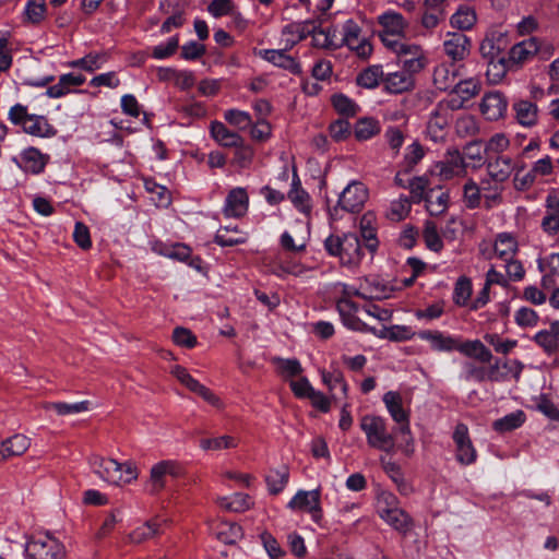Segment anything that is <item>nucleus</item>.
<instances>
[{"mask_svg":"<svg viewBox=\"0 0 559 559\" xmlns=\"http://www.w3.org/2000/svg\"><path fill=\"white\" fill-rule=\"evenodd\" d=\"M330 255L338 257L343 265L356 266L360 263L364 252L360 239L356 234H344L343 237L331 235L324 241Z\"/></svg>","mask_w":559,"mask_h":559,"instance_id":"f257e3e1","label":"nucleus"},{"mask_svg":"<svg viewBox=\"0 0 559 559\" xmlns=\"http://www.w3.org/2000/svg\"><path fill=\"white\" fill-rule=\"evenodd\" d=\"M360 427L366 433L367 442L371 448L389 453L394 450V437L388 431L385 420L382 417L364 416Z\"/></svg>","mask_w":559,"mask_h":559,"instance_id":"f03ea898","label":"nucleus"},{"mask_svg":"<svg viewBox=\"0 0 559 559\" xmlns=\"http://www.w3.org/2000/svg\"><path fill=\"white\" fill-rule=\"evenodd\" d=\"M170 373L189 391L202 397L213 407L217 409L224 408L225 405L221 397L216 395L207 386H205L204 384L200 383L197 379H194L185 367L176 365L171 368Z\"/></svg>","mask_w":559,"mask_h":559,"instance_id":"7ed1b4c3","label":"nucleus"},{"mask_svg":"<svg viewBox=\"0 0 559 559\" xmlns=\"http://www.w3.org/2000/svg\"><path fill=\"white\" fill-rule=\"evenodd\" d=\"M395 500L392 495L384 496L385 507H382V501H379L378 513L389 525L402 534H406L413 528V520L402 509L390 507Z\"/></svg>","mask_w":559,"mask_h":559,"instance_id":"20e7f679","label":"nucleus"},{"mask_svg":"<svg viewBox=\"0 0 559 559\" xmlns=\"http://www.w3.org/2000/svg\"><path fill=\"white\" fill-rule=\"evenodd\" d=\"M397 63L402 66V70L416 75L427 64L425 52L419 45L407 44L399 47L396 52Z\"/></svg>","mask_w":559,"mask_h":559,"instance_id":"39448f33","label":"nucleus"},{"mask_svg":"<svg viewBox=\"0 0 559 559\" xmlns=\"http://www.w3.org/2000/svg\"><path fill=\"white\" fill-rule=\"evenodd\" d=\"M25 552L31 559H62L64 548L56 538L47 535L44 539L28 542Z\"/></svg>","mask_w":559,"mask_h":559,"instance_id":"423d86ee","label":"nucleus"},{"mask_svg":"<svg viewBox=\"0 0 559 559\" xmlns=\"http://www.w3.org/2000/svg\"><path fill=\"white\" fill-rule=\"evenodd\" d=\"M182 475V467L177 461L165 460L152 466L150 481L152 493H157L166 486V477L178 478Z\"/></svg>","mask_w":559,"mask_h":559,"instance_id":"0eeeda50","label":"nucleus"},{"mask_svg":"<svg viewBox=\"0 0 559 559\" xmlns=\"http://www.w3.org/2000/svg\"><path fill=\"white\" fill-rule=\"evenodd\" d=\"M368 198L367 189L360 182L349 183L340 195L334 212L340 206L342 210L350 213L359 212Z\"/></svg>","mask_w":559,"mask_h":559,"instance_id":"6e6552de","label":"nucleus"},{"mask_svg":"<svg viewBox=\"0 0 559 559\" xmlns=\"http://www.w3.org/2000/svg\"><path fill=\"white\" fill-rule=\"evenodd\" d=\"M320 490L304 491L299 490L288 502L292 510L307 511L311 514L313 521L320 522L322 509L320 507Z\"/></svg>","mask_w":559,"mask_h":559,"instance_id":"1a4fd4ad","label":"nucleus"},{"mask_svg":"<svg viewBox=\"0 0 559 559\" xmlns=\"http://www.w3.org/2000/svg\"><path fill=\"white\" fill-rule=\"evenodd\" d=\"M509 38L506 33L493 31L486 35L480 43L479 51L485 60H493L506 56L509 46Z\"/></svg>","mask_w":559,"mask_h":559,"instance_id":"9d476101","label":"nucleus"},{"mask_svg":"<svg viewBox=\"0 0 559 559\" xmlns=\"http://www.w3.org/2000/svg\"><path fill=\"white\" fill-rule=\"evenodd\" d=\"M453 439L456 444V459L460 463L468 465L475 462L476 451L468 437V429L464 424L455 427Z\"/></svg>","mask_w":559,"mask_h":559,"instance_id":"9b49d317","label":"nucleus"},{"mask_svg":"<svg viewBox=\"0 0 559 559\" xmlns=\"http://www.w3.org/2000/svg\"><path fill=\"white\" fill-rule=\"evenodd\" d=\"M443 48L449 58L453 61H461L469 55L471 39L461 32L448 33Z\"/></svg>","mask_w":559,"mask_h":559,"instance_id":"f8f14e48","label":"nucleus"},{"mask_svg":"<svg viewBox=\"0 0 559 559\" xmlns=\"http://www.w3.org/2000/svg\"><path fill=\"white\" fill-rule=\"evenodd\" d=\"M415 75L404 70L386 72L383 88L391 94L412 92L415 88Z\"/></svg>","mask_w":559,"mask_h":559,"instance_id":"ddd939ff","label":"nucleus"},{"mask_svg":"<svg viewBox=\"0 0 559 559\" xmlns=\"http://www.w3.org/2000/svg\"><path fill=\"white\" fill-rule=\"evenodd\" d=\"M383 402L392 418L400 425L397 431L401 435H409L408 415L402 406V397L397 392H386Z\"/></svg>","mask_w":559,"mask_h":559,"instance_id":"4468645a","label":"nucleus"},{"mask_svg":"<svg viewBox=\"0 0 559 559\" xmlns=\"http://www.w3.org/2000/svg\"><path fill=\"white\" fill-rule=\"evenodd\" d=\"M539 49V39L531 37L513 45L507 58L510 59L511 64H522L537 55Z\"/></svg>","mask_w":559,"mask_h":559,"instance_id":"2eb2a0df","label":"nucleus"},{"mask_svg":"<svg viewBox=\"0 0 559 559\" xmlns=\"http://www.w3.org/2000/svg\"><path fill=\"white\" fill-rule=\"evenodd\" d=\"M249 205V198L243 188H235L229 191L225 207H224V214L227 217H242L247 211Z\"/></svg>","mask_w":559,"mask_h":559,"instance_id":"dca6fc26","label":"nucleus"},{"mask_svg":"<svg viewBox=\"0 0 559 559\" xmlns=\"http://www.w3.org/2000/svg\"><path fill=\"white\" fill-rule=\"evenodd\" d=\"M507 100L499 92L488 93L484 96L480 109L488 120H498L507 110Z\"/></svg>","mask_w":559,"mask_h":559,"instance_id":"f3484780","label":"nucleus"},{"mask_svg":"<svg viewBox=\"0 0 559 559\" xmlns=\"http://www.w3.org/2000/svg\"><path fill=\"white\" fill-rule=\"evenodd\" d=\"M421 340L428 341L431 348L438 352L457 350L460 338L444 335L440 331L425 330L417 334Z\"/></svg>","mask_w":559,"mask_h":559,"instance_id":"a211bd4d","label":"nucleus"},{"mask_svg":"<svg viewBox=\"0 0 559 559\" xmlns=\"http://www.w3.org/2000/svg\"><path fill=\"white\" fill-rule=\"evenodd\" d=\"M376 217L372 213L368 212L360 218V237L362 238L366 249L373 255L379 247L377 238V229L373 226Z\"/></svg>","mask_w":559,"mask_h":559,"instance_id":"6ab92c4d","label":"nucleus"},{"mask_svg":"<svg viewBox=\"0 0 559 559\" xmlns=\"http://www.w3.org/2000/svg\"><path fill=\"white\" fill-rule=\"evenodd\" d=\"M262 57L269 62H272L273 64L285 70H288L294 74L301 73V67L299 62H297L295 58H293L292 56L287 55L286 50L284 49H266L262 52Z\"/></svg>","mask_w":559,"mask_h":559,"instance_id":"aec40b11","label":"nucleus"},{"mask_svg":"<svg viewBox=\"0 0 559 559\" xmlns=\"http://www.w3.org/2000/svg\"><path fill=\"white\" fill-rule=\"evenodd\" d=\"M514 169L512 158L507 156H497L495 160L487 163V171L490 178L496 182H504L509 179Z\"/></svg>","mask_w":559,"mask_h":559,"instance_id":"412c9836","label":"nucleus"},{"mask_svg":"<svg viewBox=\"0 0 559 559\" xmlns=\"http://www.w3.org/2000/svg\"><path fill=\"white\" fill-rule=\"evenodd\" d=\"M457 352L483 364L490 362L492 358L491 352L479 340L464 342L460 340Z\"/></svg>","mask_w":559,"mask_h":559,"instance_id":"4be33fe9","label":"nucleus"},{"mask_svg":"<svg viewBox=\"0 0 559 559\" xmlns=\"http://www.w3.org/2000/svg\"><path fill=\"white\" fill-rule=\"evenodd\" d=\"M378 22L383 33L404 37L407 23L402 14L396 12H385L378 17Z\"/></svg>","mask_w":559,"mask_h":559,"instance_id":"5701e85b","label":"nucleus"},{"mask_svg":"<svg viewBox=\"0 0 559 559\" xmlns=\"http://www.w3.org/2000/svg\"><path fill=\"white\" fill-rule=\"evenodd\" d=\"M534 341L547 353L554 354L559 349V321L550 323L548 330L539 331Z\"/></svg>","mask_w":559,"mask_h":559,"instance_id":"b1692460","label":"nucleus"},{"mask_svg":"<svg viewBox=\"0 0 559 559\" xmlns=\"http://www.w3.org/2000/svg\"><path fill=\"white\" fill-rule=\"evenodd\" d=\"M518 122L524 127H533L537 123L538 108L530 100H518L513 105Z\"/></svg>","mask_w":559,"mask_h":559,"instance_id":"393cba45","label":"nucleus"},{"mask_svg":"<svg viewBox=\"0 0 559 559\" xmlns=\"http://www.w3.org/2000/svg\"><path fill=\"white\" fill-rule=\"evenodd\" d=\"M211 133L215 141H217L223 146L237 147L242 144V138L236 132L228 130L223 122H212Z\"/></svg>","mask_w":559,"mask_h":559,"instance_id":"a878e982","label":"nucleus"},{"mask_svg":"<svg viewBox=\"0 0 559 559\" xmlns=\"http://www.w3.org/2000/svg\"><path fill=\"white\" fill-rule=\"evenodd\" d=\"M457 72L453 66L441 63L435 68L433 84L440 91H448L455 85Z\"/></svg>","mask_w":559,"mask_h":559,"instance_id":"bb28decb","label":"nucleus"},{"mask_svg":"<svg viewBox=\"0 0 559 559\" xmlns=\"http://www.w3.org/2000/svg\"><path fill=\"white\" fill-rule=\"evenodd\" d=\"M85 82V76L82 74H63L60 76L59 82L47 90L50 97H61L71 91V86H80Z\"/></svg>","mask_w":559,"mask_h":559,"instance_id":"cd10ccee","label":"nucleus"},{"mask_svg":"<svg viewBox=\"0 0 559 559\" xmlns=\"http://www.w3.org/2000/svg\"><path fill=\"white\" fill-rule=\"evenodd\" d=\"M385 72L382 66L374 64L362 70L356 78V83L365 88H376L380 83L383 84Z\"/></svg>","mask_w":559,"mask_h":559,"instance_id":"c85d7f7f","label":"nucleus"},{"mask_svg":"<svg viewBox=\"0 0 559 559\" xmlns=\"http://www.w3.org/2000/svg\"><path fill=\"white\" fill-rule=\"evenodd\" d=\"M23 129L26 133L35 136H51L56 134V130L43 116L29 115L27 120L24 121Z\"/></svg>","mask_w":559,"mask_h":559,"instance_id":"c756f323","label":"nucleus"},{"mask_svg":"<svg viewBox=\"0 0 559 559\" xmlns=\"http://www.w3.org/2000/svg\"><path fill=\"white\" fill-rule=\"evenodd\" d=\"M518 250V242L510 234L503 233L497 236L493 252L501 260H510Z\"/></svg>","mask_w":559,"mask_h":559,"instance_id":"7c9ffc66","label":"nucleus"},{"mask_svg":"<svg viewBox=\"0 0 559 559\" xmlns=\"http://www.w3.org/2000/svg\"><path fill=\"white\" fill-rule=\"evenodd\" d=\"M477 21L475 10L469 5H461L451 16V25L460 31L471 29Z\"/></svg>","mask_w":559,"mask_h":559,"instance_id":"2f4dec72","label":"nucleus"},{"mask_svg":"<svg viewBox=\"0 0 559 559\" xmlns=\"http://www.w3.org/2000/svg\"><path fill=\"white\" fill-rule=\"evenodd\" d=\"M440 173L445 178H450L454 174H457V170H463L465 168L464 156L460 153L459 150H449L444 160L440 163Z\"/></svg>","mask_w":559,"mask_h":559,"instance_id":"473e14b6","label":"nucleus"},{"mask_svg":"<svg viewBox=\"0 0 559 559\" xmlns=\"http://www.w3.org/2000/svg\"><path fill=\"white\" fill-rule=\"evenodd\" d=\"M526 420V415L523 411L519 409L514 413L508 414L492 423V429L499 433L512 431L521 427Z\"/></svg>","mask_w":559,"mask_h":559,"instance_id":"72a5a7b5","label":"nucleus"},{"mask_svg":"<svg viewBox=\"0 0 559 559\" xmlns=\"http://www.w3.org/2000/svg\"><path fill=\"white\" fill-rule=\"evenodd\" d=\"M288 199L301 212H310L309 194L301 188L296 169H294L292 190L288 192Z\"/></svg>","mask_w":559,"mask_h":559,"instance_id":"f704fd0d","label":"nucleus"},{"mask_svg":"<svg viewBox=\"0 0 559 559\" xmlns=\"http://www.w3.org/2000/svg\"><path fill=\"white\" fill-rule=\"evenodd\" d=\"M380 132V123L377 119L365 117L357 120L354 128L355 138L358 141H366Z\"/></svg>","mask_w":559,"mask_h":559,"instance_id":"c9c22d12","label":"nucleus"},{"mask_svg":"<svg viewBox=\"0 0 559 559\" xmlns=\"http://www.w3.org/2000/svg\"><path fill=\"white\" fill-rule=\"evenodd\" d=\"M316 23L310 21L306 22L302 26V32L312 34L313 45L316 47L335 49L340 46L338 44L334 43L329 31H316Z\"/></svg>","mask_w":559,"mask_h":559,"instance_id":"e433bc0d","label":"nucleus"},{"mask_svg":"<svg viewBox=\"0 0 559 559\" xmlns=\"http://www.w3.org/2000/svg\"><path fill=\"white\" fill-rule=\"evenodd\" d=\"M488 63L486 75L490 83L497 84L506 76L510 69V59L507 57L486 60Z\"/></svg>","mask_w":559,"mask_h":559,"instance_id":"4c0bfd02","label":"nucleus"},{"mask_svg":"<svg viewBox=\"0 0 559 559\" xmlns=\"http://www.w3.org/2000/svg\"><path fill=\"white\" fill-rule=\"evenodd\" d=\"M289 472L287 466H282L280 469H272L265 477L267 488L271 495L280 493L288 483Z\"/></svg>","mask_w":559,"mask_h":559,"instance_id":"58836bf2","label":"nucleus"},{"mask_svg":"<svg viewBox=\"0 0 559 559\" xmlns=\"http://www.w3.org/2000/svg\"><path fill=\"white\" fill-rule=\"evenodd\" d=\"M435 193V189H430L425 195V201L431 215H440L447 211L450 197L448 192H440L438 195Z\"/></svg>","mask_w":559,"mask_h":559,"instance_id":"ea45409f","label":"nucleus"},{"mask_svg":"<svg viewBox=\"0 0 559 559\" xmlns=\"http://www.w3.org/2000/svg\"><path fill=\"white\" fill-rule=\"evenodd\" d=\"M22 159L24 163V170L29 171L32 174H39L40 171L44 170V167L46 165L44 155L34 147L24 151Z\"/></svg>","mask_w":559,"mask_h":559,"instance_id":"a19ab883","label":"nucleus"},{"mask_svg":"<svg viewBox=\"0 0 559 559\" xmlns=\"http://www.w3.org/2000/svg\"><path fill=\"white\" fill-rule=\"evenodd\" d=\"M452 91L466 103L479 94L480 84L474 79H468L455 83Z\"/></svg>","mask_w":559,"mask_h":559,"instance_id":"79ce46f5","label":"nucleus"},{"mask_svg":"<svg viewBox=\"0 0 559 559\" xmlns=\"http://www.w3.org/2000/svg\"><path fill=\"white\" fill-rule=\"evenodd\" d=\"M90 403L87 401H82L74 404H68L63 402L57 403H45L44 408L49 411L53 409L58 415L64 416L74 413H82L88 409Z\"/></svg>","mask_w":559,"mask_h":559,"instance_id":"37998d69","label":"nucleus"},{"mask_svg":"<svg viewBox=\"0 0 559 559\" xmlns=\"http://www.w3.org/2000/svg\"><path fill=\"white\" fill-rule=\"evenodd\" d=\"M3 447H9L11 454L23 455L31 447V439L23 433H15L2 441Z\"/></svg>","mask_w":559,"mask_h":559,"instance_id":"c03bdc74","label":"nucleus"},{"mask_svg":"<svg viewBox=\"0 0 559 559\" xmlns=\"http://www.w3.org/2000/svg\"><path fill=\"white\" fill-rule=\"evenodd\" d=\"M159 525L155 521H147L142 526L135 528L130 533L129 538L132 543L141 544L147 539L153 538L158 534Z\"/></svg>","mask_w":559,"mask_h":559,"instance_id":"a18cd8bd","label":"nucleus"},{"mask_svg":"<svg viewBox=\"0 0 559 559\" xmlns=\"http://www.w3.org/2000/svg\"><path fill=\"white\" fill-rule=\"evenodd\" d=\"M332 104L335 110L343 116L354 117L356 116L359 107L350 98L344 94H336L332 96Z\"/></svg>","mask_w":559,"mask_h":559,"instance_id":"49530a36","label":"nucleus"},{"mask_svg":"<svg viewBox=\"0 0 559 559\" xmlns=\"http://www.w3.org/2000/svg\"><path fill=\"white\" fill-rule=\"evenodd\" d=\"M423 236L428 249L435 252H439L442 250L443 242L438 234L437 226L433 222H426Z\"/></svg>","mask_w":559,"mask_h":559,"instance_id":"de8ad7c7","label":"nucleus"},{"mask_svg":"<svg viewBox=\"0 0 559 559\" xmlns=\"http://www.w3.org/2000/svg\"><path fill=\"white\" fill-rule=\"evenodd\" d=\"M472 294V283L467 277H460L455 284L453 300L457 306H465Z\"/></svg>","mask_w":559,"mask_h":559,"instance_id":"09e8293b","label":"nucleus"},{"mask_svg":"<svg viewBox=\"0 0 559 559\" xmlns=\"http://www.w3.org/2000/svg\"><path fill=\"white\" fill-rule=\"evenodd\" d=\"M464 203L468 209H476L480 204V187L473 180H468L463 189Z\"/></svg>","mask_w":559,"mask_h":559,"instance_id":"8fccbe9b","label":"nucleus"},{"mask_svg":"<svg viewBox=\"0 0 559 559\" xmlns=\"http://www.w3.org/2000/svg\"><path fill=\"white\" fill-rule=\"evenodd\" d=\"M173 341L176 345L186 348H193L198 341L197 336L191 332V330L177 326L173 332Z\"/></svg>","mask_w":559,"mask_h":559,"instance_id":"3c124183","label":"nucleus"},{"mask_svg":"<svg viewBox=\"0 0 559 559\" xmlns=\"http://www.w3.org/2000/svg\"><path fill=\"white\" fill-rule=\"evenodd\" d=\"M392 288L388 287L384 284L380 283H373L369 286V293L357 290L355 293L356 296L362 298V299H385L391 296Z\"/></svg>","mask_w":559,"mask_h":559,"instance_id":"603ef678","label":"nucleus"},{"mask_svg":"<svg viewBox=\"0 0 559 559\" xmlns=\"http://www.w3.org/2000/svg\"><path fill=\"white\" fill-rule=\"evenodd\" d=\"M425 155L424 147L418 143L414 142L408 147V152L404 156L405 173H409L413 168L423 159Z\"/></svg>","mask_w":559,"mask_h":559,"instance_id":"864d4df0","label":"nucleus"},{"mask_svg":"<svg viewBox=\"0 0 559 559\" xmlns=\"http://www.w3.org/2000/svg\"><path fill=\"white\" fill-rule=\"evenodd\" d=\"M46 10L47 7L44 1L37 2L35 0H28L25 8L26 19L33 24H38L44 20Z\"/></svg>","mask_w":559,"mask_h":559,"instance_id":"5fc2aeb1","label":"nucleus"},{"mask_svg":"<svg viewBox=\"0 0 559 559\" xmlns=\"http://www.w3.org/2000/svg\"><path fill=\"white\" fill-rule=\"evenodd\" d=\"M122 469L123 464L117 462L114 459H107L106 465L104 466V473L100 474V477L107 481L117 484L123 480L121 475Z\"/></svg>","mask_w":559,"mask_h":559,"instance_id":"6e6d98bb","label":"nucleus"},{"mask_svg":"<svg viewBox=\"0 0 559 559\" xmlns=\"http://www.w3.org/2000/svg\"><path fill=\"white\" fill-rule=\"evenodd\" d=\"M409 211L411 201L408 198L404 197L392 203L386 216L392 221L400 222L409 213Z\"/></svg>","mask_w":559,"mask_h":559,"instance_id":"4d7b16f0","label":"nucleus"},{"mask_svg":"<svg viewBox=\"0 0 559 559\" xmlns=\"http://www.w3.org/2000/svg\"><path fill=\"white\" fill-rule=\"evenodd\" d=\"M484 152L485 147L483 146L481 141H472L464 146L463 155L464 158H468L477 163L474 167H479L483 165Z\"/></svg>","mask_w":559,"mask_h":559,"instance_id":"13d9d810","label":"nucleus"},{"mask_svg":"<svg viewBox=\"0 0 559 559\" xmlns=\"http://www.w3.org/2000/svg\"><path fill=\"white\" fill-rule=\"evenodd\" d=\"M384 471L394 472L395 475H392V480L397 485V489L402 495L407 496L412 492V487L403 478L401 468L397 464L393 462H386L384 465Z\"/></svg>","mask_w":559,"mask_h":559,"instance_id":"bf43d9fd","label":"nucleus"},{"mask_svg":"<svg viewBox=\"0 0 559 559\" xmlns=\"http://www.w3.org/2000/svg\"><path fill=\"white\" fill-rule=\"evenodd\" d=\"M329 131L335 141H343L352 133L350 123L347 119H337L330 124Z\"/></svg>","mask_w":559,"mask_h":559,"instance_id":"052dcab7","label":"nucleus"},{"mask_svg":"<svg viewBox=\"0 0 559 559\" xmlns=\"http://www.w3.org/2000/svg\"><path fill=\"white\" fill-rule=\"evenodd\" d=\"M73 239L75 243L83 250H87L92 247L90 229L82 222L75 223Z\"/></svg>","mask_w":559,"mask_h":559,"instance_id":"680f3d73","label":"nucleus"},{"mask_svg":"<svg viewBox=\"0 0 559 559\" xmlns=\"http://www.w3.org/2000/svg\"><path fill=\"white\" fill-rule=\"evenodd\" d=\"M224 117L227 122L239 129H245L251 124V117L246 111L230 109L225 112Z\"/></svg>","mask_w":559,"mask_h":559,"instance_id":"e2e57ef3","label":"nucleus"},{"mask_svg":"<svg viewBox=\"0 0 559 559\" xmlns=\"http://www.w3.org/2000/svg\"><path fill=\"white\" fill-rule=\"evenodd\" d=\"M260 537L265 550L272 559H278L284 556V550L270 533L263 532Z\"/></svg>","mask_w":559,"mask_h":559,"instance_id":"0e129e2a","label":"nucleus"},{"mask_svg":"<svg viewBox=\"0 0 559 559\" xmlns=\"http://www.w3.org/2000/svg\"><path fill=\"white\" fill-rule=\"evenodd\" d=\"M464 369L466 380H475L477 382L487 381V368L483 366H477L472 361H467L464 365Z\"/></svg>","mask_w":559,"mask_h":559,"instance_id":"69168bd1","label":"nucleus"},{"mask_svg":"<svg viewBox=\"0 0 559 559\" xmlns=\"http://www.w3.org/2000/svg\"><path fill=\"white\" fill-rule=\"evenodd\" d=\"M178 47H179V38H178V36H174L173 38H170L168 40V43L165 46L160 45V46L154 47L152 56L155 59H164V58L173 56L176 52V50L178 49Z\"/></svg>","mask_w":559,"mask_h":559,"instance_id":"338daca9","label":"nucleus"},{"mask_svg":"<svg viewBox=\"0 0 559 559\" xmlns=\"http://www.w3.org/2000/svg\"><path fill=\"white\" fill-rule=\"evenodd\" d=\"M163 253L170 259H175V260L185 262L190 259L191 249H190V247H188L183 243H176L169 248H166Z\"/></svg>","mask_w":559,"mask_h":559,"instance_id":"774afa93","label":"nucleus"}]
</instances>
